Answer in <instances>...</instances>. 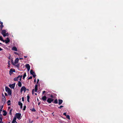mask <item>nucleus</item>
Listing matches in <instances>:
<instances>
[{
    "mask_svg": "<svg viewBox=\"0 0 123 123\" xmlns=\"http://www.w3.org/2000/svg\"><path fill=\"white\" fill-rule=\"evenodd\" d=\"M6 91L8 93V95L10 96L11 95L12 92L11 89L8 87L6 86L5 87Z\"/></svg>",
    "mask_w": 123,
    "mask_h": 123,
    "instance_id": "obj_1",
    "label": "nucleus"
},
{
    "mask_svg": "<svg viewBox=\"0 0 123 123\" xmlns=\"http://www.w3.org/2000/svg\"><path fill=\"white\" fill-rule=\"evenodd\" d=\"M15 116L17 119L19 120L21 116V114L20 113H16L15 114Z\"/></svg>",
    "mask_w": 123,
    "mask_h": 123,
    "instance_id": "obj_2",
    "label": "nucleus"
},
{
    "mask_svg": "<svg viewBox=\"0 0 123 123\" xmlns=\"http://www.w3.org/2000/svg\"><path fill=\"white\" fill-rule=\"evenodd\" d=\"M26 90V88L25 86H22L20 89V92L21 93L23 91L25 92Z\"/></svg>",
    "mask_w": 123,
    "mask_h": 123,
    "instance_id": "obj_3",
    "label": "nucleus"
},
{
    "mask_svg": "<svg viewBox=\"0 0 123 123\" xmlns=\"http://www.w3.org/2000/svg\"><path fill=\"white\" fill-rule=\"evenodd\" d=\"M1 30H0V31ZM2 31V32H1V34L3 35V37H5L6 36V35H5V34L6 33V30H1Z\"/></svg>",
    "mask_w": 123,
    "mask_h": 123,
    "instance_id": "obj_4",
    "label": "nucleus"
},
{
    "mask_svg": "<svg viewBox=\"0 0 123 123\" xmlns=\"http://www.w3.org/2000/svg\"><path fill=\"white\" fill-rule=\"evenodd\" d=\"M54 100V99L51 98H48L47 100V101L49 103H50L52 102H53Z\"/></svg>",
    "mask_w": 123,
    "mask_h": 123,
    "instance_id": "obj_5",
    "label": "nucleus"
},
{
    "mask_svg": "<svg viewBox=\"0 0 123 123\" xmlns=\"http://www.w3.org/2000/svg\"><path fill=\"white\" fill-rule=\"evenodd\" d=\"M2 103L4 104L6 102V98L5 97H2Z\"/></svg>",
    "mask_w": 123,
    "mask_h": 123,
    "instance_id": "obj_6",
    "label": "nucleus"
},
{
    "mask_svg": "<svg viewBox=\"0 0 123 123\" xmlns=\"http://www.w3.org/2000/svg\"><path fill=\"white\" fill-rule=\"evenodd\" d=\"M4 41L3 42H5V43L6 44L8 43L10 41L8 37H7L6 39L5 40H4Z\"/></svg>",
    "mask_w": 123,
    "mask_h": 123,
    "instance_id": "obj_7",
    "label": "nucleus"
},
{
    "mask_svg": "<svg viewBox=\"0 0 123 123\" xmlns=\"http://www.w3.org/2000/svg\"><path fill=\"white\" fill-rule=\"evenodd\" d=\"M15 83H14L12 84H10L9 85V86L11 88L13 89L15 87Z\"/></svg>",
    "mask_w": 123,
    "mask_h": 123,
    "instance_id": "obj_8",
    "label": "nucleus"
},
{
    "mask_svg": "<svg viewBox=\"0 0 123 123\" xmlns=\"http://www.w3.org/2000/svg\"><path fill=\"white\" fill-rule=\"evenodd\" d=\"M15 72V70L13 68H11L9 71V74L11 75L13 73V72Z\"/></svg>",
    "mask_w": 123,
    "mask_h": 123,
    "instance_id": "obj_9",
    "label": "nucleus"
},
{
    "mask_svg": "<svg viewBox=\"0 0 123 123\" xmlns=\"http://www.w3.org/2000/svg\"><path fill=\"white\" fill-rule=\"evenodd\" d=\"M0 30H2V29L4 27V26L3 25V23L1 22L0 20Z\"/></svg>",
    "mask_w": 123,
    "mask_h": 123,
    "instance_id": "obj_10",
    "label": "nucleus"
},
{
    "mask_svg": "<svg viewBox=\"0 0 123 123\" xmlns=\"http://www.w3.org/2000/svg\"><path fill=\"white\" fill-rule=\"evenodd\" d=\"M30 66L29 64H26V67L27 68V70L29 71L30 69Z\"/></svg>",
    "mask_w": 123,
    "mask_h": 123,
    "instance_id": "obj_11",
    "label": "nucleus"
},
{
    "mask_svg": "<svg viewBox=\"0 0 123 123\" xmlns=\"http://www.w3.org/2000/svg\"><path fill=\"white\" fill-rule=\"evenodd\" d=\"M2 115L0 114V123H3L2 121Z\"/></svg>",
    "mask_w": 123,
    "mask_h": 123,
    "instance_id": "obj_12",
    "label": "nucleus"
},
{
    "mask_svg": "<svg viewBox=\"0 0 123 123\" xmlns=\"http://www.w3.org/2000/svg\"><path fill=\"white\" fill-rule=\"evenodd\" d=\"M19 61V59L18 58H16L15 60V62L14 64H13L15 65V64H16V63H18Z\"/></svg>",
    "mask_w": 123,
    "mask_h": 123,
    "instance_id": "obj_13",
    "label": "nucleus"
},
{
    "mask_svg": "<svg viewBox=\"0 0 123 123\" xmlns=\"http://www.w3.org/2000/svg\"><path fill=\"white\" fill-rule=\"evenodd\" d=\"M20 77V75H18L17 77L15 78L14 79V81H17L18 80L19 78Z\"/></svg>",
    "mask_w": 123,
    "mask_h": 123,
    "instance_id": "obj_14",
    "label": "nucleus"
},
{
    "mask_svg": "<svg viewBox=\"0 0 123 123\" xmlns=\"http://www.w3.org/2000/svg\"><path fill=\"white\" fill-rule=\"evenodd\" d=\"M12 50L16 51H17L18 50L17 47L15 46L13 47L12 48Z\"/></svg>",
    "mask_w": 123,
    "mask_h": 123,
    "instance_id": "obj_15",
    "label": "nucleus"
},
{
    "mask_svg": "<svg viewBox=\"0 0 123 123\" xmlns=\"http://www.w3.org/2000/svg\"><path fill=\"white\" fill-rule=\"evenodd\" d=\"M46 97L44 96H43L42 98V99L44 101H45L46 100Z\"/></svg>",
    "mask_w": 123,
    "mask_h": 123,
    "instance_id": "obj_16",
    "label": "nucleus"
},
{
    "mask_svg": "<svg viewBox=\"0 0 123 123\" xmlns=\"http://www.w3.org/2000/svg\"><path fill=\"white\" fill-rule=\"evenodd\" d=\"M58 101V104L59 105H61L63 102V100L62 99H59Z\"/></svg>",
    "mask_w": 123,
    "mask_h": 123,
    "instance_id": "obj_17",
    "label": "nucleus"
},
{
    "mask_svg": "<svg viewBox=\"0 0 123 123\" xmlns=\"http://www.w3.org/2000/svg\"><path fill=\"white\" fill-rule=\"evenodd\" d=\"M37 85H36L35 86V91L36 92H37Z\"/></svg>",
    "mask_w": 123,
    "mask_h": 123,
    "instance_id": "obj_18",
    "label": "nucleus"
},
{
    "mask_svg": "<svg viewBox=\"0 0 123 123\" xmlns=\"http://www.w3.org/2000/svg\"><path fill=\"white\" fill-rule=\"evenodd\" d=\"M30 74H31L32 75H33V74H35V73L34 72L33 70L31 69L30 70Z\"/></svg>",
    "mask_w": 123,
    "mask_h": 123,
    "instance_id": "obj_19",
    "label": "nucleus"
},
{
    "mask_svg": "<svg viewBox=\"0 0 123 123\" xmlns=\"http://www.w3.org/2000/svg\"><path fill=\"white\" fill-rule=\"evenodd\" d=\"M18 86L19 87L21 86L22 84L21 83V82L20 81H18Z\"/></svg>",
    "mask_w": 123,
    "mask_h": 123,
    "instance_id": "obj_20",
    "label": "nucleus"
},
{
    "mask_svg": "<svg viewBox=\"0 0 123 123\" xmlns=\"http://www.w3.org/2000/svg\"><path fill=\"white\" fill-rule=\"evenodd\" d=\"M53 103L55 104H57L58 103L57 99H55L53 102Z\"/></svg>",
    "mask_w": 123,
    "mask_h": 123,
    "instance_id": "obj_21",
    "label": "nucleus"
},
{
    "mask_svg": "<svg viewBox=\"0 0 123 123\" xmlns=\"http://www.w3.org/2000/svg\"><path fill=\"white\" fill-rule=\"evenodd\" d=\"M11 102V101L10 100H9L8 101L7 103H8L7 104V105H11V104L10 103H10Z\"/></svg>",
    "mask_w": 123,
    "mask_h": 123,
    "instance_id": "obj_22",
    "label": "nucleus"
},
{
    "mask_svg": "<svg viewBox=\"0 0 123 123\" xmlns=\"http://www.w3.org/2000/svg\"><path fill=\"white\" fill-rule=\"evenodd\" d=\"M26 76V73H25L24 74V75L23 76V79L24 80L25 79V78Z\"/></svg>",
    "mask_w": 123,
    "mask_h": 123,
    "instance_id": "obj_23",
    "label": "nucleus"
},
{
    "mask_svg": "<svg viewBox=\"0 0 123 123\" xmlns=\"http://www.w3.org/2000/svg\"><path fill=\"white\" fill-rule=\"evenodd\" d=\"M18 104L20 106L21 105H23V104L22 103H21L20 101H19L18 102Z\"/></svg>",
    "mask_w": 123,
    "mask_h": 123,
    "instance_id": "obj_24",
    "label": "nucleus"
},
{
    "mask_svg": "<svg viewBox=\"0 0 123 123\" xmlns=\"http://www.w3.org/2000/svg\"><path fill=\"white\" fill-rule=\"evenodd\" d=\"M0 40L3 42L4 40L3 39V38L1 36H0Z\"/></svg>",
    "mask_w": 123,
    "mask_h": 123,
    "instance_id": "obj_25",
    "label": "nucleus"
},
{
    "mask_svg": "<svg viewBox=\"0 0 123 123\" xmlns=\"http://www.w3.org/2000/svg\"><path fill=\"white\" fill-rule=\"evenodd\" d=\"M66 118L68 119H69V120H70V117L68 115H67L66 116Z\"/></svg>",
    "mask_w": 123,
    "mask_h": 123,
    "instance_id": "obj_26",
    "label": "nucleus"
},
{
    "mask_svg": "<svg viewBox=\"0 0 123 123\" xmlns=\"http://www.w3.org/2000/svg\"><path fill=\"white\" fill-rule=\"evenodd\" d=\"M12 111V109H11L10 110V112H9V114L10 115H12V113L11 112Z\"/></svg>",
    "mask_w": 123,
    "mask_h": 123,
    "instance_id": "obj_27",
    "label": "nucleus"
},
{
    "mask_svg": "<svg viewBox=\"0 0 123 123\" xmlns=\"http://www.w3.org/2000/svg\"><path fill=\"white\" fill-rule=\"evenodd\" d=\"M7 114V112L6 111L5 112H4V113L3 114V115L4 116H6V115Z\"/></svg>",
    "mask_w": 123,
    "mask_h": 123,
    "instance_id": "obj_28",
    "label": "nucleus"
},
{
    "mask_svg": "<svg viewBox=\"0 0 123 123\" xmlns=\"http://www.w3.org/2000/svg\"><path fill=\"white\" fill-rule=\"evenodd\" d=\"M31 110L35 112L36 111V110L34 108H32Z\"/></svg>",
    "mask_w": 123,
    "mask_h": 123,
    "instance_id": "obj_29",
    "label": "nucleus"
},
{
    "mask_svg": "<svg viewBox=\"0 0 123 123\" xmlns=\"http://www.w3.org/2000/svg\"><path fill=\"white\" fill-rule=\"evenodd\" d=\"M17 123V122L16 121L12 120V123Z\"/></svg>",
    "mask_w": 123,
    "mask_h": 123,
    "instance_id": "obj_30",
    "label": "nucleus"
},
{
    "mask_svg": "<svg viewBox=\"0 0 123 123\" xmlns=\"http://www.w3.org/2000/svg\"><path fill=\"white\" fill-rule=\"evenodd\" d=\"M22 75H20V77L19 78V80L20 81H21V78L22 77Z\"/></svg>",
    "mask_w": 123,
    "mask_h": 123,
    "instance_id": "obj_31",
    "label": "nucleus"
},
{
    "mask_svg": "<svg viewBox=\"0 0 123 123\" xmlns=\"http://www.w3.org/2000/svg\"><path fill=\"white\" fill-rule=\"evenodd\" d=\"M26 108V106H24V108H23V111L25 110Z\"/></svg>",
    "mask_w": 123,
    "mask_h": 123,
    "instance_id": "obj_32",
    "label": "nucleus"
},
{
    "mask_svg": "<svg viewBox=\"0 0 123 123\" xmlns=\"http://www.w3.org/2000/svg\"><path fill=\"white\" fill-rule=\"evenodd\" d=\"M32 75L33 76V77L34 78H35L36 77V75L35 73V74H33V75Z\"/></svg>",
    "mask_w": 123,
    "mask_h": 123,
    "instance_id": "obj_33",
    "label": "nucleus"
},
{
    "mask_svg": "<svg viewBox=\"0 0 123 123\" xmlns=\"http://www.w3.org/2000/svg\"><path fill=\"white\" fill-rule=\"evenodd\" d=\"M63 107V106L62 105H61L60 107H58V108L61 109Z\"/></svg>",
    "mask_w": 123,
    "mask_h": 123,
    "instance_id": "obj_34",
    "label": "nucleus"
},
{
    "mask_svg": "<svg viewBox=\"0 0 123 123\" xmlns=\"http://www.w3.org/2000/svg\"><path fill=\"white\" fill-rule=\"evenodd\" d=\"M15 66L16 67H17L18 68H19V65L18 64L16 65H15Z\"/></svg>",
    "mask_w": 123,
    "mask_h": 123,
    "instance_id": "obj_35",
    "label": "nucleus"
},
{
    "mask_svg": "<svg viewBox=\"0 0 123 123\" xmlns=\"http://www.w3.org/2000/svg\"><path fill=\"white\" fill-rule=\"evenodd\" d=\"M3 105H2V106H1L0 107V109L1 110H2V108H3Z\"/></svg>",
    "mask_w": 123,
    "mask_h": 123,
    "instance_id": "obj_36",
    "label": "nucleus"
},
{
    "mask_svg": "<svg viewBox=\"0 0 123 123\" xmlns=\"http://www.w3.org/2000/svg\"><path fill=\"white\" fill-rule=\"evenodd\" d=\"M16 117H14L13 120H14H14L16 121Z\"/></svg>",
    "mask_w": 123,
    "mask_h": 123,
    "instance_id": "obj_37",
    "label": "nucleus"
},
{
    "mask_svg": "<svg viewBox=\"0 0 123 123\" xmlns=\"http://www.w3.org/2000/svg\"><path fill=\"white\" fill-rule=\"evenodd\" d=\"M34 89H33L32 90V93L33 94H34Z\"/></svg>",
    "mask_w": 123,
    "mask_h": 123,
    "instance_id": "obj_38",
    "label": "nucleus"
},
{
    "mask_svg": "<svg viewBox=\"0 0 123 123\" xmlns=\"http://www.w3.org/2000/svg\"><path fill=\"white\" fill-rule=\"evenodd\" d=\"M22 100L23 101H24V97H22Z\"/></svg>",
    "mask_w": 123,
    "mask_h": 123,
    "instance_id": "obj_39",
    "label": "nucleus"
},
{
    "mask_svg": "<svg viewBox=\"0 0 123 123\" xmlns=\"http://www.w3.org/2000/svg\"><path fill=\"white\" fill-rule=\"evenodd\" d=\"M5 35L6 36H9V34L8 33H6L5 34Z\"/></svg>",
    "mask_w": 123,
    "mask_h": 123,
    "instance_id": "obj_40",
    "label": "nucleus"
},
{
    "mask_svg": "<svg viewBox=\"0 0 123 123\" xmlns=\"http://www.w3.org/2000/svg\"><path fill=\"white\" fill-rule=\"evenodd\" d=\"M27 97V99H29L30 98V96L28 95Z\"/></svg>",
    "mask_w": 123,
    "mask_h": 123,
    "instance_id": "obj_41",
    "label": "nucleus"
},
{
    "mask_svg": "<svg viewBox=\"0 0 123 123\" xmlns=\"http://www.w3.org/2000/svg\"><path fill=\"white\" fill-rule=\"evenodd\" d=\"M32 77L31 76L29 78H28V79H32Z\"/></svg>",
    "mask_w": 123,
    "mask_h": 123,
    "instance_id": "obj_42",
    "label": "nucleus"
},
{
    "mask_svg": "<svg viewBox=\"0 0 123 123\" xmlns=\"http://www.w3.org/2000/svg\"><path fill=\"white\" fill-rule=\"evenodd\" d=\"M63 114L64 115L66 116L67 115L66 114V112H65L63 113Z\"/></svg>",
    "mask_w": 123,
    "mask_h": 123,
    "instance_id": "obj_43",
    "label": "nucleus"
},
{
    "mask_svg": "<svg viewBox=\"0 0 123 123\" xmlns=\"http://www.w3.org/2000/svg\"><path fill=\"white\" fill-rule=\"evenodd\" d=\"M14 53L15 54L18 55V54L16 52H14Z\"/></svg>",
    "mask_w": 123,
    "mask_h": 123,
    "instance_id": "obj_44",
    "label": "nucleus"
},
{
    "mask_svg": "<svg viewBox=\"0 0 123 123\" xmlns=\"http://www.w3.org/2000/svg\"><path fill=\"white\" fill-rule=\"evenodd\" d=\"M5 94L6 96H7V94L6 92L5 93Z\"/></svg>",
    "mask_w": 123,
    "mask_h": 123,
    "instance_id": "obj_45",
    "label": "nucleus"
},
{
    "mask_svg": "<svg viewBox=\"0 0 123 123\" xmlns=\"http://www.w3.org/2000/svg\"><path fill=\"white\" fill-rule=\"evenodd\" d=\"M2 97H3L5 96H4V94H3V93L2 94Z\"/></svg>",
    "mask_w": 123,
    "mask_h": 123,
    "instance_id": "obj_46",
    "label": "nucleus"
},
{
    "mask_svg": "<svg viewBox=\"0 0 123 123\" xmlns=\"http://www.w3.org/2000/svg\"><path fill=\"white\" fill-rule=\"evenodd\" d=\"M50 97H51V98H53V96L52 95H51L50 96Z\"/></svg>",
    "mask_w": 123,
    "mask_h": 123,
    "instance_id": "obj_47",
    "label": "nucleus"
},
{
    "mask_svg": "<svg viewBox=\"0 0 123 123\" xmlns=\"http://www.w3.org/2000/svg\"><path fill=\"white\" fill-rule=\"evenodd\" d=\"M3 50V49H1L0 47V51L2 50Z\"/></svg>",
    "mask_w": 123,
    "mask_h": 123,
    "instance_id": "obj_48",
    "label": "nucleus"
},
{
    "mask_svg": "<svg viewBox=\"0 0 123 123\" xmlns=\"http://www.w3.org/2000/svg\"><path fill=\"white\" fill-rule=\"evenodd\" d=\"M39 81V80L38 79L37 81V83Z\"/></svg>",
    "mask_w": 123,
    "mask_h": 123,
    "instance_id": "obj_49",
    "label": "nucleus"
},
{
    "mask_svg": "<svg viewBox=\"0 0 123 123\" xmlns=\"http://www.w3.org/2000/svg\"><path fill=\"white\" fill-rule=\"evenodd\" d=\"M46 92V91H43V94L44 93H45Z\"/></svg>",
    "mask_w": 123,
    "mask_h": 123,
    "instance_id": "obj_50",
    "label": "nucleus"
},
{
    "mask_svg": "<svg viewBox=\"0 0 123 123\" xmlns=\"http://www.w3.org/2000/svg\"><path fill=\"white\" fill-rule=\"evenodd\" d=\"M36 82V79H35L34 80V82Z\"/></svg>",
    "mask_w": 123,
    "mask_h": 123,
    "instance_id": "obj_51",
    "label": "nucleus"
},
{
    "mask_svg": "<svg viewBox=\"0 0 123 123\" xmlns=\"http://www.w3.org/2000/svg\"><path fill=\"white\" fill-rule=\"evenodd\" d=\"M22 105H20V108H21V109H22Z\"/></svg>",
    "mask_w": 123,
    "mask_h": 123,
    "instance_id": "obj_52",
    "label": "nucleus"
},
{
    "mask_svg": "<svg viewBox=\"0 0 123 123\" xmlns=\"http://www.w3.org/2000/svg\"><path fill=\"white\" fill-rule=\"evenodd\" d=\"M27 56H24V58L25 59L27 57Z\"/></svg>",
    "mask_w": 123,
    "mask_h": 123,
    "instance_id": "obj_53",
    "label": "nucleus"
},
{
    "mask_svg": "<svg viewBox=\"0 0 123 123\" xmlns=\"http://www.w3.org/2000/svg\"><path fill=\"white\" fill-rule=\"evenodd\" d=\"M6 111L5 110H3V112L4 113V112H6Z\"/></svg>",
    "mask_w": 123,
    "mask_h": 123,
    "instance_id": "obj_54",
    "label": "nucleus"
},
{
    "mask_svg": "<svg viewBox=\"0 0 123 123\" xmlns=\"http://www.w3.org/2000/svg\"><path fill=\"white\" fill-rule=\"evenodd\" d=\"M23 59L22 58H19V59L20 60H21V59Z\"/></svg>",
    "mask_w": 123,
    "mask_h": 123,
    "instance_id": "obj_55",
    "label": "nucleus"
},
{
    "mask_svg": "<svg viewBox=\"0 0 123 123\" xmlns=\"http://www.w3.org/2000/svg\"><path fill=\"white\" fill-rule=\"evenodd\" d=\"M40 103H41L40 102H39V103H38V105H39L40 104Z\"/></svg>",
    "mask_w": 123,
    "mask_h": 123,
    "instance_id": "obj_56",
    "label": "nucleus"
},
{
    "mask_svg": "<svg viewBox=\"0 0 123 123\" xmlns=\"http://www.w3.org/2000/svg\"><path fill=\"white\" fill-rule=\"evenodd\" d=\"M27 101H28V102H29V99H27Z\"/></svg>",
    "mask_w": 123,
    "mask_h": 123,
    "instance_id": "obj_57",
    "label": "nucleus"
},
{
    "mask_svg": "<svg viewBox=\"0 0 123 123\" xmlns=\"http://www.w3.org/2000/svg\"><path fill=\"white\" fill-rule=\"evenodd\" d=\"M2 111V110H1L0 109V113L1 111Z\"/></svg>",
    "mask_w": 123,
    "mask_h": 123,
    "instance_id": "obj_58",
    "label": "nucleus"
},
{
    "mask_svg": "<svg viewBox=\"0 0 123 123\" xmlns=\"http://www.w3.org/2000/svg\"><path fill=\"white\" fill-rule=\"evenodd\" d=\"M26 90H27L28 91H29V89H26Z\"/></svg>",
    "mask_w": 123,
    "mask_h": 123,
    "instance_id": "obj_59",
    "label": "nucleus"
},
{
    "mask_svg": "<svg viewBox=\"0 0 123 123\" xmlns=\"http://www.w3.org/2000/svg\"><path fill=\"white\" fill-rule=\"evenodd\" d=\"M35 94L36 95H37V93H35Z\"/></svg>",
    "mask_w": 123,
    "mask_h": 123,
    "instance_id": "obj_60",
    "label": "nucleus"
},
{
    "mask_svg": "<svg viewBox=\"0 0 123 123\" xmlns=\"http://www.w3.org/2000/svg\"><path fill=\"white\" fill-rule=\"evenodd\" d=\"M0 44H2V43H0Z\"/></svg>",
    "mask_w": 123,
    "mask_h": 123,
    "instance_id": "obj_61",
    "label": "nucleus"
},
{
    "mask_svg": "<svg viewBox=\"0 0 123 123\" xmlns=\"http://www.w3.org/2000/svg\"><path fill=\"white\" fill-rule=\"evenodd\" d=\"M32 122H31V123H32Z\"/></svg>",
    "mask_w": 123,
    "mask_h": 123,
    "instance_id": "obj_62",
    "label": "nucleus"
},
{
    "mask_svg": "<svg viewBox=\"0 0 123 123\" xmlns=\"http://www.w3.org/2000/svg\"><path fill=\"white\" fill-rule=\"evenodd\" d=\"M32 122H31V123H32Z\"/></svg>",
    "mask_w": 123,
    "mask_h": 123,
    "instance_id": "obj_63",
    "label": "nucleus"
},
{
    "mask_svg": "<svg viewBox=\"0 0 123 123\" xmlns=\"http://www.w3.org/2000/svg\"><path fill=\"white\" fill-rule=\"evenodd\" d=\"M37 100L38 101V98L37 99Z\"/></svg>",
    "mask_w": 123,
    "mask_h": 123,
    "instance_id": "obj_64",
    "label": "nucleus"
}]
</instances>
